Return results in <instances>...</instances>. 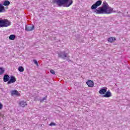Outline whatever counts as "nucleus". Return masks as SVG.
Listing matches in <instances>:
<instances>
[{
  "instance_id": "6ab92c4d",
  "label": "nucleus",
  "mask_w": 130,
  "mask_h": 130,
  "mask_svg": "<svg viewBox=\"0 0 130 130\" xmlns=\"http://www.w3.org/2000/svg\"><path fill=\"white\" fill-rule=\"evenodd\" d=\"M19 72H20V73H23L24 72V68L22 66H20L18 68Z\"/></svg>"
},
{
  "instance_id": "4be33fe9",
  "label": "nucleus",
  "mask_w": 130,
  "mask_h": 130,
  "mask_svg": "<svg viewBox=\"0 0 130 130\" xmlns=\"http://www.w3.org/2000/svg\"><path fill=\"white\" fill-rule=\"evenodd\" d=\"M33 62L35 64H36L37 67H39V65L38 64V62L36 59H34Z\"/></svg>"
},
{
  "instance_id": "1a4fd4ad",
  "label": "nucleus",
  "mask_w": 130,
  "mask_h": 130,
  "mask_svg": "<svg viewBox=\"0 0 130 130\" xmlns=\"http://www.w3.org/2000/svg\"><path fill=\"white\" fill-rule=\"evenodd\" d=\"M3 81L5 83L7 82H9V81H10V75L8 74L4 75V76L3 77Z\"/></svg>"
},
{
  "instance_id": "f03ea898",
  "label": "nucleus",
  "mask_w": 130,
  "mask_h": 130,
  "mask_svg": "<svg viewBox=\"0 0 130 130\" xmlns=\"http://www.w3.org/2000/svg\"><path fill=\"white\" fill-rule=\"evenodd\" d=\"M53 4H55L58 7H64L69 8L73 5V0H53Z\"/></svg>"
},
{
  "instance_id": "7ed1b4c3",
  "label": "nucleus",
  "mask_w": 130,
  "mask_h": 130,
  "mask_svg": "<svg viewBox=\"0 0 130 130\" xmlns=\"http://www.w3.org/2000/svg\"><path fill=\"white\" fill-rule=\"evenodd\" d=\"M102 4V1L99 0V1H96L95 3V4H94L93 5H92L91 6L90 9H91V10H93V13H95V14H100V13H97V11H98V10H99L100 8H102V7H100V6H101ZM98 7H100L98 8Z\"/></svg>"
},
{
  "instance_id": "423d86ee",
  "label": "nucleus",
  "mask_w": 130,
  "mask_h": 130,
  "mask_svg": "<svg viewBox=\"0 0 130 130\" xmlns=\"http://www.w3.org/2000/svg\"><path fill=\"white\" fill-rule=\"evenodd\" d=\"M16 79L15 76H10V79L9 81L7 82V85H10V84H12L13 83H15L16 82Z\"/></svg>"
},
{
  "instance_id": "9d476101",
  "label": "nucleus",
  "mask_w": 130,
  "mask_h": 130,
  "mask_svg": "<svg viewBox=\"0 0 130 130\" xmlns=\"http://www.w3.org/2000/svg\"><path fill=\"white\" fill-rule=\"evenodd\" d=\"M35 26L34 25L32 26H25V31H32V30H34Z\"/></svg>"
},
{
  "instance_id": "393cba45",
  "label": "nucleus",
  "mask_w": 130,
  "mask_h": 130,
  "mask_svg": "<svg viewBox=\"0 0 130 130\" xmlns=\"http://www.w3.org/2000/svg\"><path fill=\"white\" fill-rule=\"evenodd\" d=\"M3 104H2V103H0V110L3 109Z\"/></svg>"
},
{
  "instance_id": "2eb2a0df",
  "label": "nucleus",
  "mask_w": 130,
  "mask_h": 130,
  "mask_svg": "<svg viewBox=\"0 0 130 130\" xmlns=\"http://www.w3.org/2000/svg\"><path fill=\"white\" fill-rule=\"evenodd\" d=\"M14 95L19 96V95H20V93H19V92H18V91L17 90H13L11 91V95L14 96Z\"/></svg>"
},
{
  "instance_id": "0eeeda50",
  "label": "nucleus",
  "mask_w": 130,
  "mask_h": 130,
  "mask_svg": "<svg viewBox=\"0 0 130 130\" xmlns=\"http://www.w3.org/2000/svg\"><path fill=\"white\" fill-rule=\"evenodd\" d=\"M112 96V94L110 90H108V91H106V92L105 93V94L102 95V97L105 98H109V97H111Z\"/></svg>"
},
{
  "instance_id": "39448f33",
  "label": "nucleus",
  "mask_w": 130,
  "mask_h": 130,
  "mask_svg": "<svg viewBox=\"0 0 130 130\" xmlns=\"http://www.w3.org/2000/svg\"><path fill=\"white\" fill-rule=\"evenodd\" d=\"M11 25V21L8 19H3V27H9Z\"/></svg>"
},
{
  "instance_id": "ddd939ff",
  "label": "nucleus",
  "mask_w": 130,
  "mask_h": 130,
  "mask_svg": "<svg viewBox=\"0 0 130 130\" xmlns=\"http://www.w3.org/2000/svg\"><path fill=\"white\" fill-rule=\"evenodd\" d=\"M116 40V39L114 37H110L108 39V42H110V43H112L113 42H114Z\"/></svg>"
},
{
  "instance_id": "5701e85b",
  "label": "nucleus",
  "mask_w": 130,
  "mask_h": 130,
  "mask_svg": "<svg viewBox=\"0 0 130 130\" xmlns=\"http://www.w3.org/2000/svg\"><path fill=\"white\" fill-rule=\"evenodd\" d=\"M50 126H53L56 125V124L55 123L51 122V123L49 124Z\"/></svg>"
},
{
  "instance_id": "9b49d317",
  "label": "nucleus",
  "mask_w": 130,
  "mask_h": 130,
  "mask_svg": "<svg viewBox=\"0 0 130 130\" xmlns=\"http://www.w3.org/2000/svg\"><path fill=\"white\" fill-rule=\"evenodd\" d=\"M87 85L88 86V87H94V82L92 81L91 80H88L86 82Z\"/></svg>"
},
{
  "instance_id": "f257e3e1",
  "label": "nucleus",
  "mask_w": 130,
  "mask_h": 130,
  "mask_svg": "<svg viewBox=\"0 0 130 130\" xmlns=\"http://www.w3.org/2000/svg\"><path fill=\"white\" fill-rule=\"evenodd\" d=\"M98 14H112L113 12V9L111 7H108V4L104 1L103 3L102 7L99 8L98 10H96Z\"/></svg>"
},
{
  "instance_id": "20e7f679",
  "label": "nucleus",
  "mask_w": 130,
  "mask_h": 130,
  "mask_svg": "<svg viewBox=\"0 0 130 130\" xmlns=\"http://www.w3.org/2000/svg\"><path fill=\"white\" fill-rule=\"evenodd\" d=\"M68 54L66 53V51H60L59 53H58V57L62 59H66L69 60L70 59V56L68 55Z\"/></svg>"
},
{
  "instance_id": "f8f14e48",
  "label": "nucleus",
  "mask_w": 130,
  "mask_h": 130,
  "mask_svg": "<svg viewBox=\"0 0 130 130\" xmlns=\"http://www.w3.org/2000/svg\"><path fill=\"white\" fill-rule=\"evenodd\" d=\"M19 105L21 107H25V106H27V102H24V101H22L19 103Z\"/></svg>"
},
{
  "instance_id": "dca6fc26",
  "label": "nucleus",
  "mask_w": 130,
  "mask_h": 130,
  "mask_svg": "<svg viewBox=\"0 0 130 130\" xmlns=\"http://www.w3.org/2000/svg\"><path fill=\"white\" fill-rule=\"evenodd\" d=\"M10 4H11L10 1L6 0L4 2L3 6L8 7V6H10Z\"/></svg>"
},
{
  "instance_id": "a211bd4d",
  "label": "nucleus",
  "mask_w": 130,
  "mask_h": 130,
  "mask_svg": "<svg viewBox=\"0 0 130 130\" xmlns=\"http://www.w3.org/2000/svg\"><path fill=\"white\" fill-rule=\"evenodd\" d=\"M5 68L0 67V75H3L5 73Z\"/></svg>"
},
{
  "instance_id": "b1692460",
  "label": "nucleus",
  "mask_w": 130,
  "mask_h": 130,
  "mask_svg": "<svg viewBox=\"0 0 130 130\" xmlns=\"http://www.w3.org/2000/svg\"><path fill=\"white\" fill-rule=\"evenodd\" d=\"M50 72L52 75H55V72L54 71V70H51Z\"/></svg>"
},
{
  "instance_id": "aec40b11",
  "label": "nucleus",
  "mask_w": 130,
  "mask_h": 130,
  "mask_svg": "<svg viewBox=\"0 0 130 130\" xmlns=\"http://www.w3.org/2000/svg\"><path fill=\"white\" fill-rule=\"evenodd\" d=\"M47 98V96L44 97L42 99H40V102L42 103V102H44V100H46Z\"/></svg>"
},
{
  "instance_id": "f3484780",
  "label": "nucleus",
  "mask_w": 130,
  "mask_h": 130,
  "mask_svg": "<svg viewBox=\"0 0 130 130\" xmlns=\"http://www.w3.org/2000/svg\"><path fill=\"white\" fill-rule=\"evenodd\" d=\"M10 40H15L16 39V36L15 35H11L9 37Z\"/></svg>"
},
{
  "instance_id": "4468645a",
  "label": "nucleus",
  "mask_w": 130,
  "mask_h": 130,
  "mask_svg": "<svg viewBox=\"0 0 130 130\" xmlns=\"http://www.w3.org/2000/svg\"><path fill=\"white\" fill-rule=\"evenodd\" d=\"M6 12V9L2 4H0V13H5Z\"/></svg>"
},
{
  "instance_id": "412c9836",
  "label": "nucleus",
  "mask_w": 130,
  "mask_h": 130,
  "mask_svg": "<svg viewBox=\"0 0 130 130\" xmlns=\"http://www.w3.org/2000/svg\"><path fill=\"white\" fill-rule=\"evenodd\" d=\"M3 19L0 18V28H3Z\"/></svg>"
},
{
  "instance_id": "6e6552de",
  "label": "nucleus",
  "mask_w": 130,
  "mask_h": 130,
  "mask_svg": "<svg viewBox=\"0 0 130 130\" xmlns=\"http://www.w3.org/2000/svg\"><path fill=\"white\" fill-rule=\"evenodd\" d=\"M107 92V87H103L101 88L99 91V93L101 95H104Z\"/></svg>"
}]
</instances>
